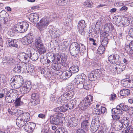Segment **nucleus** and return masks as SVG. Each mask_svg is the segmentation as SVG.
I'll return each mask as SVG.
<instances>
[{
  "mask_svg": "<svg viewBox=\"0 0 133 133\" xmlns=\"http://www.w3.org/2000/svg\"><path fill=\"white\" fill-rule=\"evenodd\" d=\"M60 112H65L67 110V109L64 105H62L61 106L59 107Z\"/></svg>",
  "mask_w": 133,
  "mask_h": 133,
  "instance_id": "0e129e2a",
  "label": "nucleus"
},
{
  "mask_svg": "<svg viewBox=\"0 0 133 133\" xmlns=\"http://www.w3.org/2000/svg\"><path fill=\"white\" fill-rule=\"evenodd\" d=\"M49 32L50 35L54 37H59L62 34V33L60 32L59 30H58L56 28H54L52 25L50 26L49 28ZM63 31V30H61V32Z\"/></svg>",
  "mask_w": 133,
  "mask_h": 133,
  "instance_id": "39448f33",
  "label": "nucleus"
},
{
  "mask_svg": "<svg viewBox=\"0 0 133 133\" xmlns=\"http://www.w3.org/2000/svg\"><path fill=\"white\" fill-rule=\"evenodd\" d=\"M81 120H83L81 123L82 128L86 130H88L90 125V123L89 121V118L86 116L84 117H82L81 118Z\"/></svg>",
  "mask_w": 133,
  "mask_h": 133,
  "instance_id": "9d476101",
  "label": "nucleus"
},
{
  "mask_svg": "<svg viewBox=\"0 0 133 133\" xmlns=\"http://www.w3.org/2000/svg\"><path fill=\"white\" fill-rule=\"evenodd\" d=\"M29 58V54H27L24 52L21 53L19 55V60L24 63H26L29 61L28 59Z\"/></svg>",
  "mask_w": 133,
  "mask_h": 133,
  "instance_id": "4468645a",
  "label": "nucleus"
},
{
  "mask_svg": "<svg viewBox=\"0 0 133 133\" xmlns=\"http://www.w3.org/2000/svg\"><path fill=\"white\" fill-rule=\"evenodd\" d=\"M35 45L39 54H44L46 52L45 49L39 37H37L35 39Z\"/></svg>",
  "mask_w": 133,
  "mask_h": 133,
  "instance_id": "f257e3e1",
  "label": "nucleus"
},
{
  "mask_svg": "<svg viewBox=\"0 0 133 133\" xmlns=\"http://www.w3.org/2000/svg\"><path fill=\"white\" fill-rule=\"evenodd\" d=\"M96 124L93 123H91L90 130L92 132H95L98 129V127Z\"/></svg>",
  "mask_w": 133,
  "mask_h": 133,
  "instance_id": "2f4dec72",
  "label": "nucleus"
},
{
  "mask_svg": "<svg viewBox=\"0 0 133 133\" xmlns=\"http://www.w3.org/2000/svg\"><path fill=\"white\" fill-rule=\"evenodd\" d=\"M125 49L127 52L129 54H131L132 53V50H131V48H130V45H127L125 48Z\"/></svg>",
  "mask_w": 133,
  "mask_h": 133,
  "instance_id": "052dcab7",
  "label": "nucleus"
},
{
  "mask_svg": "<svg viewBox=\"0 0 133 133\" xmlns=\"http://www.w3.org/2000/svg\"><path fill=\"white\" fill-rule=\"evenodd\" d=\"M62 114L61 113H56L53 115H52L50 117V123L58 125L59 124L60 122L59 118L61 116H62Z\"/></svg>",
  "mask_w": 133,
  "mask_h": 133,
  "instance_id": "7ed1b4c3",
  "label": "nucleus"
},
{
  "mask_svg": "<svg viewBox=\"0 0 133 133\" xmlns=\"http://www.w3.org/2000/svg\"><path fill=\"white\" fill-rule=\"evenodd\" d=\"M68 99L63 95L61 96L58 100V103L61 105H65L68 102Z\"/></svg>",
  "mask_w": 133,
  "mask_h": 133,
  "instance_id": "dca6fc26",
  "label": "nucleus"
},
{
  "mask_svg": "<svg viewBox=\"0 0 133 133\" xmlns=\"http://www.w3.org/2000/svg\"><path fill=\"white\" fill-rule=\"evenodd\" d=\"M121 110L123 111H127L129 109V107L128 105H125L123 104H121L119 105Z\"/></svg>",
  "mask_w": 133,
  "mask_h": 133,
  "instance_id": "ea45409f",
  "label": "nucleus"
},
{
  "mask_svg": "<svg viewBox=\"0 0 133 133\" xmlns=\"http://www.w3.org/2000/svg\"><path fill=\"white\" fill-rule=\"evenodd\" d=\"M72 73L70 71L67 70L64 72L62 74V75L65 76V77L64 78L66 79L70 77L71 76Z\"/></svg>",
  "mask_w": 133,
  "mask_h": 133,
  "instance_id": "f704fd0d",
  "label": "nucleus"
},
{
  "mask_svg": "<svg viewBox=\"0 0 133 133\" xmlns=\"http://www.w3.org/2000/svg\"><path fill=\"white\" fill-rule=\"evenodd\" d=\"M22 67L19 64L16 65L15 68L14 69V71L18 73H20L22 70Z\"/></svg>",
  "mask_w": 133,
  "mask_h": 133,
  "instance_id": "37998d69",
  "label": "nucleus"
},
{
  "mask_svg": "<svg viewBox=\"0 0 133 133\" xmlns=\"http://www.w3.org/2000/svg\"><path fill=\"white\" fill-rule=\"evenodd\" d=\"M79 47L78 51H79V53L81 55L87 52L86 47L84 45L81 44V46L79 45Z\"/></svg>",
  "mask_w": 133,
  "mask_h": 133,
  "instance_id": "72a5a7b5",
  "label": "nucleus"
},
{
  "mask_svg": "<svg viewBox=\"0 0 133 133\" xmlns=\"http://www.w3.org/2000/svg\"><path fill=\"white\" fill-rule=\"evenodd\" d=\"M111 111L112 113L117 114L118 115H120L122 113V111L121 110L119 105H117L116 108H113L111 110Z\"/></svg>",
  "mask_w": 133,
  "mask_h": 133,
  "instance_id": "c756f323",
  "label": "nucleus"
},
{
  "mask_svg": "<svg viewBox=\"0 0 133 133\" xmlns=\"http://www.w3.org/2000/svg\"><path fill=\"white\" fill-rule=\"evenodd\" d=\"M61 56L59 55H57L56 56L53 55L52 56L51 61L53 63H57L58 62L61 60Z\"/></svg>",
  "mask_w": 133,
  "mask_h": 133,
  "instance_id": "a878e982",
  "label": "nucleus"
},
{
  "mask_svg": "<svg viewBox=\"0 0 133 133\" xmlns=\"http://www.w3.org/2000/svg\"><path fill=\"white\" fill-rule=\"evenodd\" d=\"M108 39L107 37H104V38L101 40V45L104 46H106L108 42Z\"/></svg>",
  "mask_w": 133,
  "mask_h": 133,
  "instance_id": "c9c22d12",
  "label": "nucleus"
},
{
  "mask_svg": "<svg viewBox=\"0 0 133 133\" xmlns=\"http://www.w3.org/2000/svg\"><path fill=\"white\" fill-rule=\"evenodd\" d=\"M127 21L128 23L127 24H130L131 25L133 26V18H128V19H127L126 20Z\"/></svg>",
  "mask_w": 133,
  "mask_h": 133,
  "instance_id": "774afa93",
  "label": "nucleus"
},
{
  "mask_svg": "<svg viewBox=\"0 0 133 133\" xmlns=\"http://www.w3.org/2000/svg\"><path fill=\"white\" fill-rule=\"evenodd\" d=\"M27 68L24 69V71L25 72H26V71L29 73H33L34 72V68L32 66H28V70L26 69Z\"/></svg>",
  "mask_w": 133,
  "mask_h": 133,
  "instance_id": "a18cd8bd",
  "label": "nucleus"
},
{
  "mask_svg": "<svg viewBox=\"0 0 133 133\" xmlns=\"http://www.w3.org/2000/svg\"><path fill=\"white\" fill-rule=\"evenodd\" d=\"M68 121L67 125L69 127H75L78 124V120L75 117L69 118Z\"/></svg>",
  "mask_w": 133,
  "mask_h": 133,
  "instance_id": "9b49d317",
  "label": "nucleus"
},
{
  "mask_svg": "<svg viewBox=\"0 0 133 133\" xmlns=\"http://www.w3.org/2000/svg\"><path fill=\"white\" fill-rule=\"evenodd\" d=\"M30 58L33 61L37 60L38 58V54L37 52H36L32 54V53L30 52L29 53V58Z\"/></svg>",
  "mask_w": 133,
  "mask_h": 133,
  "instance_id": "7c9ffc66",
  "label": "nucleus"
},
{
  "mask_svg": "<svg viewBox=\"0 0 133 133\" xmlns=\"http://www.w3.org/2000/svg\"><path fill=\"white\" fill-rule=\"evenodd\" d=\"M16 77V81L17 82L22 83L23 84L24 82V79L20 75L16 76H15V78Z\"/></svg>",
  "mask_w": 133,
  "mask_h": 133,
  "instance_id": "8fccbe9b",
  "label": "nucleus"
},
{
  "mask_svg": "<svg viewBox=\"0 0 133 133\" xmlns=\"http://www.w3.org/2000/svg\"><path fill=\"white\" fill-rule=\"evenodd\" d=\"M6 77L4 75H2L1 76L0 80L1 82L5 83L6 81Z\"/></svg>",
  "mask_w": 133,
  "mask_h": 133,
  "instance_id": "69168bd1",
  "label": "nucleus"
},
{
  "mask_svg": "<svg viewBox=\"0 0 133 133\" xmlns=\"http://www.w3.org/2000/svg\"><path fill=\"white\" fill-rule=\"evenodd\" d=\"M79 46V45L77 43L74 42L72 43L70 47V48H72V49H77L78 50Z\"/></svg>",
  "mask_w": 133,
  "mask_h": 133,
  "instance_id": "de8ad7c7",
  "label": "nucleus"
},
{
  "mask_svg": "<svg viewBox=\"0 0 133 133\" xmlns=\"http://www.w3.org/2000/svg\"><path fill=\"white\" fill-rule=\"evenodd\" d=\"M115 69L118 73H120L124 71L125 68V65L121 63L117 64L115 65Z\"/></svg>",
  "mask_w": 133,
  "mask_h": 133,
  "instance_id": "f3484780",
  "label": "nucleus"
},
{
  "mask_svg": "<svg viewBox=\"0 0 133 133\" xmlns=\"http://www.w3.org/2000/svg\"><path fill=\"white\" fill-rule=\"evenodd\" d=\"M88 77L90 81H95L97 78L96 74L94 72L92 71L89 74Z\"/></svg>",
  "mask_w": 133,
  "mask_h": 133,
  "instance_id": "c85d7f7f",
  "label": "nucleus"
},
{
  "mask_svg": "<svg viewBox=\"0 0 133 133\" xmlns=\"http://www.w3.org/2000/svg\"><path fill=\"white\" fill-rule=\"evenodd\" d=\"M52 66L54 69L57 71L59 70L61 68V67L57 63H53Z\"/></svg>",
  "mask_w": 133,
  "mask_h": 133,
  "instance_id": "864d4df0",
  "label": "nucleus"
},
{
  "mask_svg": "<svg viewBox=\"0 0 133 133\" xmlns=\"http://www.w3.org/2000/svg\"><path fill=\"white\" fill-rule=\"evenodd\" d=\"M114 28L111 23H109L105 25V30L108 32L110 30H114Z\"/></svg>",
  "mask_w": 133,
  "mask_h": 133,
  "instance_id": "cd10ccee",
  "label": "nucleus"
},
{
  "mask_svg": "<svg viewBox=\"0 0 133 133\" xmlns=\"http://www.w3.org/2000/svg\"><path fill=\"white\" fill-rule=\"evenodd\" d=\"M85 28H78L79 33L82 35H84L85 34Z\"/></svg>",
  "mask_w": 133,
  "mask_h": 133,
  "instance_id": "bf43d9fd",
  "label": "nucleus"
},
{
  "mask_svg": "<svg viewBox=\"0 0 133 133\" xmlns=\"http://www.w3.org/2000/svg\"><path fill=\"white\" fill-rule=\"evenodd\" d=\"M96 106V108H95L93 109L92 113L94 114L98 115L101 114V112L100 111V109L99 108V106H98V107L97 105Z\"/></svg>",
  "mask_w": 133,
  "mask_h": 133,
  "instance_id": "4c0bfd02",
  "label": "nucleus"
},
{
  "mask_svg": "<svg viewBox=\"0 0 133 133\" xmlns=\"http://www.w3.org/2000/svg\"><path fill=\"white\" fill-rule=\"evenodd\" d=\"M77 87L80 89L83 88L87 90H88L91 88V85L90 84L89 82L85 81L83 84H81L80 87L79 85H77Z\"/></svg>",
  "mask_w": 133,
  "mask_h": 133,
  "instance_id": "b1692460",
  "label": "nucleus"
},
{
  "mask_svg": "<svg viewBox=\"0 0 133 133\" xmlns=\"http://www.w3.org/2000/svg\"><path fill=\"white\" fill-rule=\"evenodd\" d=\"M32 42V36L30 33L27 36L23 38L22 42L24 45H27L31 43Z\"/></svg>",
  "mask_w": 133,
  "mask_h": 133,
  "instance_id": "f8f14e48",
  "label": "nucleus"
},
{
  "mask_svg": "<svg viewBox=\"0 0 133 133\" xmlns=\"http://www.w3.org/2000/svg\"><path fill=\"white\" fill-rule=\"evenodd\" d=\"M6 43H8L9 46L10 47H14L17 48L18 46L17 44L15 43L14 39H7L6 40Z\"/></svg>",
  "mask_w": 133,
  "mask_h": 133,
  "instance_id": "393cba45",
  "label": "nucleus"
},
{
  "mask_svg": "<svg viewBox=\"0 0 133 133\" xmlns=\"http://www.w3.org/2000/svg\"><path fill=\"white\" fill-rule=\"evenodd\" d=\"M19 116L26 122V123L29 120L30 115L28 112H25L20 114Z\"/></svg>",
  "mask_w": 133,
  "mask_h": 133,
  "instance_id": "a211bd4d",
  "label": "nucleus"
},
{
  "mask_svg": "<svg viewBox=\"0 0 133 133\" xmlns=\"http://www.w3.org/2000/svg\"><path fill=\"white\" fill-rule=\"evenodd\" d=\"M77 49H71L70 50V52L72 55L75 56L76 55L78 54L79 53L78 50Z\"/></svg>",
  "mask_w": 133,
  "mask_h": 133,
  "instance_id": "a19ab883",
  "label": "nucleus"
},
{
  "mask_svg": "<svg viewBox=\"0 0 133 133\" xmlns=\"http://www.w3.org/2000/svg\"><path fill=\"white\" fill-rule=\"evenodd\" d=\"M49 23V19L46 17L43 18L37 24L38 28L40 31H43L47 28Z\"/></svg>",
  "mask_w": 133,
  "mask_h": 133,
  "instance_id": "f03ea898",
  "label": "nucleus"
},
{
  "mask_svg": "<svg viewBox=\"0 0 133 133\" xmlns=\"http://www.w3.org/2000/svg\"><path fill=\"white\" fill-rule=\"evenodd\" d=\"M15 32L14 29H10L8 32V34L10 35L11 37H13L14 36Z\"/></svg>",
  "mask_w": 133,
  "mask_h": 133,
  "instance_id": "e2e57ef3",
  "label": "nucleus"
},
{
  "mask_svg": "<svg viewBox=\"0 0 133 133\" xmlns=\"http://www.w3.org/2000/svg\"><path fill=\"white\" fill-rule=\"evenodd\" d=\"M70 70L72 73H75L79 71V67L77 66L74 65L70 68Z\"/></svg>",
  "mask_w": 133,
  "mask_h": 133,
  "instance_id": "473e14b6",
  "label": "nucleus"
},
{
  "mask_svg": "<svg viewBox=\"0 0 133 133\" xmlns=\"http://www.w3.org/2000/svg\"><path fill=\"white\" fill-rule=\"evenodd\" d=\"M75 93L74 90H71L66 92L63 95L66 97L68 101L73 97Z\"/></svg>",
  "mask_w": 133,
  "mask_h": 133,
  "instance_id": "4be33fe9",
  "label": "nucleus"
},
{
  "mask_svg": "<svg viewBox=\"0 0 133 133\" xmlns=\"http://www.w3.org/2000/svg\"><path fill=\"white\" fill-rule=\"evenodd\" d=\"M29 18L31 22L35 23L38 21L39 17L37 14L31 13L30 15Z\"/></svg>",
  "mask_w": 133,
  "mask_h": 133,
  "instance_id": "5701e85b",
  "label": "nucleus"
},
{
  "mask_svg": "<svg viewBox=\"0 0 133 133\" xmlns=\"http://www.w3.org/2000/svg\"><path fill=\"white\" fill-rule=\"evenodd\" d=\"M6 59L7 61V63L10 64L14 63L15 61V60L13 58L10 56L6 57Z\"/></svg>",
  "mask_w": 133,
  "mask_h": 133,
  "instance_id": "5fc2aeb1",
  "label": "nucleus"
},
{
  "mask_svg": "<svg viewBox=\"0 0 133 133\" xmlns=\"http://www.w3.org/2000/svg\"><path fill=\"white\" fill-rule=\"evenodd\" d=\"M14 103L16 107H18L22 105L23 102L21 101V98L19 97L18 98H16L14 102Z\"/></svg>",
  "mask_w": 133,
  "mask_h": 133,
  "instance_id": "c03bdc74",
  "label": "nucleus"
},
{
  "mask_svg": "<svg viewBox=\"0 0 133 133\" xmlns=\"http://www.w3.org/2000/svg\"><path fill=\"white\" fill-rule=\"evenodd\" d=\"M55 133H65V129L63 128H59L55 131Z\"/></svg>",
  "mask_w": 133,
  "mask_h": 133,
  "instance_id": "680f3d73",
  "label": "nucleus"
},
{
  "mask_svg": "<svg viewBox=\"0 0 133 133\" xmlns=\"http://www.w3.org/2000/svg\"><path fill=\"white\" fill-rule=\"evenodd\" d=\"M23 84H22V83H19L18 82L17 83L16 82L15 83H12L11 84V86L16 89H17L21 87H22Z\"/></svg>",
  "mask_w": 133,
  "mask_h": 133,
  "instance_id": "e433bc0d",
  "label": "nucleus"
},
{
  "mask_svg": "<svg viewBox=\"0 0 133 133\" xmlns=\"http://www.w3.org/2000/svg\"><path fill=\"white\" fill-rule=\"evenodd\" d=\"M12 97L8 96H6L5 98V101L7 103H11L14 102V100L12 98Z\"/></svg>",
  "mask_w": 133,
  "mask_h": 133,
  "instance_id": "09e8293b",
  "label": "nucleus"
},
{
  "mask_svg": "<svg viewBox=\"0 0 133 133\" xmlns=\"http://www.w3.org/2000/svg\"><path fill=\"white\" fill-rule=\"evenodd\" d=\"M105 50L104 46L100 45L97 49V53L99 54H103Z\"/></svg>",
  "mask_w": 133,
  "mask_h": 133,
  "instance_id": "58836bf2",
  "label": "nucleus"
},
{
  "mask_svg": "<svg viewBox=\"0 0 133 133\" xmlns=\"http://www.w3.org/2000/svg\"><path fill=\"white\" fill-rule=\"evenodd\" d=\"M86 77L84 74H81L77 75L74 80V82L78 85H79V87L81 84H83L86 81Z\"/></svg>",
  "mask_w": 133,
  "mask_h": 133,
  "instance_id": "423d86ee",
  "label": "nucleus"
},
{
  "mask_svg": "<svg viewBox=\"0 0 133 133\" xmlns=\"http://www.w3.org/2000/svg\"><path fill=\"white\" fill-rule=\"evenodd\" d=\"M36 124L32 122H29L25 123V125L23 127L25 131L29 133H32L34 129L35 128Z\"/></svg>",
  "mask_w": 133,
  "mask_h": 133,
  "instance_id": "1a4fd4ad",
  "label": "nucleus"
},
{
  "mask_svg": "<svg viewBox=\"0 0 133 133\" xmlns=\"http://www.w3.org/2000/svg\"><path fill=\"white\" fill-rule=\"evenodd\" d=\"M93 97L90 95H88L82 100L87 107H88L90 105L93 101Z\"/></svg>",
  "mask_w": 133,
  "mask_h": 133,
  "instance_id": "2eb2a0df",
  "label": "nucleus"
},
{
  "mask_svg": "<svg viewBox=\"0 0 133 133\" xmlns=\"http://www.w3.org/2000/svg\"><path fill=\"white\" fill-rule=\"evenodd\" d=\"M120 120L121 122L124 125L123 127L127 128L129 125L130 121L129 120V118L125 117H121Z\"/></svg>",
  "mask_w": 133,
  "mask_h": 133,
  "instance_id": "aec40b11",
  "label": "nucleus"
},
{
  "mask_svg": "<svg viewBox=\"0 0 133 133\" xmlns=\"http://www.w3.org/2000/svg\"><path fill=\"white\" fill-rule=\"evenodd\" d=\"M113 125L115 127V128L117 130H118L121 129L123 127L124 125L121 122L120 119L118 121H116L114 123Z\"/></svg>",
  "mask_w": 133,
  "mask_h": 133,
  "instance_id": "412c9836",
  "label": "nucleus"
},
{
  "mask_svg": "<svg viewBox=\"0 0 133 133\" xmlns=\"http://www.w3.org/2000/svg\"><path fill=\"white\" fill-rule=\"evenodd\" d=\"M130 93V91L128 89H123L120 92L121 96H127L129 95Z\"/></svg>",
  "mask_w": 133,
  "mask_h": 133,
  "instance_id": "bb28decb",
  "label": "nucleus"
},
{
  "mask_svg": "<svg viewBox=\"0 0 133 133\" xmlns=\"http://www.w3.org/2000/svg\"><path fill=\"white\" fill-rule=\"evenodd\" d=\"M8 15L7 12L5 11H2L0 12V16L5 19L6 16Z\"/></svg>",
  "mask_w": 133,
  "mask_h": 133,
  "instance_id": "4d7b16f0",
  "label": "nucleus"
},
{
  "mask_svg": "<svg viewBox=\"0 0 133 133\" xmlns=\"http://www.w3.org/2000/svg\"><path fill=\"white\" fill-rule=\"evenodd\" d=\"M31 85L29 82H25L23 83L20 88V91L22 94H25L28 92L31 89Z\"/></svg>",
  "mask_w": 133,
  "mask_h": 133,
  "instance_id": "6e6552de",
  "label": "nucleus"
},
{
  "mask_svg": "<svg viewBox=\"0 0 133 133\" xmlns=\"http://www.w3.org/2000/svg\"><path fill=\"white\" fill-rule=\"evenodd\" d=\"M65 0H59L58 1V2L57 3V4L59 6H65L66 5L67 3L65 2Z\"/></svg>",
  "mask_w": 133,
  "mask_h": 133,
  "instance_id": "13d9d810",
  "label": "nucleus"
},
{
  "mask_svg": "<svg viewBox=\"0 0 133 133\" xmlns=\"http://www.w3.org/2000/svg\"><path fill=\"white\" fill-rule=\"evenodd\" d=\"M31 97L33 99H39V96L38 94L36 93H33L31 95Z\"/></svg>",
  "mask_w": 133,
  "mask_h": 133,
  "instance_id": "6e6d98bb",
  "label": "nucleus"
},
{
  "mask_svg": "<svg viewBox=\"0 0 133 133\" xmlns=\"http://www.w3.org/2000/svg\"><path fill=\"white\" fill-rule=\"evenodd\" d=\"M16 122L17 125L19 128L24 127L26 123L19 116L17 118Z\"/></svg>",
  "mask_w": 133,
  "mask_h": 133,
  "instance_id": "6ab92c4d",
  "label": "nucleus"
},
{
  "mask_svg": "<svg viewBox=\"0 0 133 133\" xmlns=\"http://www.w3.org/2000/svg\"><path fill=\"white\" fill-rule=\"evenodd\" d=\"M92 2L90 1H87L84 2V5L85 7H91L92 5Z\"/></svg>",
  "mask_w": 133,
  "mask_h": 133,
  "instance_id": "3c124183",
  "label": "nucleus"
},
{
  "mask_svg": "<svg viewBox=\"0 0 133 133\" xmlns=\"http://www.w3.org/2000/svg\"><path fill=\"white\" fill-rule=\"evenodd\" d=\"M29 27L28 23L25 22H22L20 23L19 25H18V29L16 28L15 29V31L18 33H23L27 31Z\"/></svg>",
  "mask_w": 133,
  "mask_h": 133,
  "instance_id": "20e7f679",
  "label": "nucleus"
},
{
  "mask_svg": "<svg viewBox=\"0 0 133 133\" xmlns=\"http://www.w3.org/2000/svg\"><path fill=\"white\" fill-rule=\"evenodd\" d=\"M86 26L84 21L82 20L80 21L78 24V28H85Z\"/></svg>",
  "mask_w": 133,
  "mask_h": 133,
  "instance_id": "79ce46f5",
  "label": "nucleus"
},
{
  "mask_svg": "<svg viewBox=\"0 0 133 133\" xmlns=\"http://www.w3.org/2000/svg\"><path fill=\"white\" fill-rule=\"evenodd\" d=\"M12 92H13V89H10L9 90H8L5 93L6 96L12 97Z\"/></svg>",
  "mask_w": 133,
  "mask_h": 133,
  "instance_id": "338daca9",
  "label": "nucleus"
},
{
  "mask_svg": "<svg viewBox=\"0 0 133 133\" xmlns=\"http://www.w3.org/2000/svg\"><path fill=\"white\" fill-rule=\"evenodd\" d=\"M78 106L81 110H83L87 108L83 101H82L80 102V103L78 105Z\"/></svg>",
  "mask_w": 133,
  "mask_h": 133,
  "instance_id": "49530a36",
  "label": "nucleus"
},
{
  "mask_svg": "<svg viewBox=\"0 0 133 133\" xmlns=\"http://www.w3.org/2000/svg\"><path fill=\"white\" fill-rule=\"evenodd\" d=\"M34 100L33 101H31L30 103V104L32 106H35L39 103L40 102V100L39 99Z\"/></svg>",
  "mask_w": 133,
  "mask_h": 133,
  "instance_id": "603ef678",
  "label": "nucleus"
},
{
  "mask_svg": "<svg viewBox=\"0 0 133 133\" xmlns=\"http://www.w3.org/2000/svg\"><path fill=\"white\" fill-rule=\"evenodd\" d=\"M108 61L111 63L115 65L121 63L120 56L115 54L109 56L108 57Z\"/></svg>",
  "mask_w": 133,
  "mask_h": 133,
  "instance_id": "0eeeda50",
  "label": "nucleus"
},
{
  "mask_svg": "<svg viewBox=\"0 0 133 133\" xmlns=\"http://www.w3.org/2000/svg\"><path fill=\"white\" fill-rule=\"evenodd\" d=\"M77 101L75 99L72 100L70 101L65 105V106L67 109V110L68 109L70 110L73 109L74 108L76 107L77 105Z\"/></svg>",
  "mask_w": 133,
  "mask_h": 133,
  "instance_id": "ddd939ff",
  "label": "nucleus"
}]
</instances>
